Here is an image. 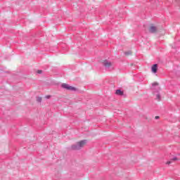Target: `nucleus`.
I'll list each match as a JSON object with an SVG mask.
<instances>
[{
  "label": "nucleus",
  "mask_w": 180,
  "mask_h": 180,
  "mask_svg": "<svg viewBox=\"0 0 180 180\" xmlns=\"http://www.w3.org/2000/svg\"><path fill=\"white\" fill-rule=\"evenodd\" d=\"M86 143H87L86 139L82 140L77 142V143L73 144L71 146V150H74L75 151L78 150H81V148H84V147H85V144H86Z\"/></svg>",
  "instance_id": "f257e3e1"
},
{
  "label": "nucleus",
  "mask_w": 180,
  "mask_h": 180,
  "mask_svg": "<svg viewBox=\"0 0 180 180\" xmlns=\"http://www.w3.org/2000/svg\"><path fill=\"white\" fill-rule=\"evenodd\" d=\"M152 89L153 90V95L155 96L156 101H161V95H160V94L158 93L160 91L158 83L157 82L153 83Z\"/></svg>",
  "instance_id": "f03ea898"
},
{
  "label": "nucleus",
  "mask_w": 180,
  "mask_h": 180,
  "mask_svg": "<svg viewBox=\"0 0 180 180\" xmlns=\"http://www.w3.org/2000/svg\"><path fill=\"white\" fill-rule=\"evenodd\" d=\"M103 65L105 66V70H113V65L112 63L108 60H105L103 62Z\"/></svg>",
  "instance_id": "7ed1b4c3"
},
{
  "label": "nucleus",
  "mask_w": 180,
  "mask_h": 180,
  "mask_svg": "<svg viewBox=\"0 0 180 180\" xmlns=\"http://www.w3.org/2000/svg\"><path fill=\"white\" fill-rule=\"evenodd\" d=\"M157 30H158V29L157 28V27L151 25L149 27V32L150 33H156Z\"/></svg>",
  "instance_id": "20e7f679"
},
{
  "label": "nucleus",
  "mask_w": 180,
  "mask_h": 180,
  "mask_svg": "<svg viewBox=\"0 0 180 180\" xmlns=\"http://www.w3.org/2000/svg\"><path fill=\"white\" fill-rule=\"evenodd\" d=\"M157 71H158V65L154 64L152 66V72H153L154 74H156Z\"/></svg>",
  "instance_id": "39448f33"
},
{
  "label": "nucleus",
  "mask_w": 180,
  "mask_h": 180,
  "mask_svg": "<svg viewBox=\"0 0 180 180\" xmlns=\"http://www.w3.org/2000/svg\"><path fill=\"white\" fill-rule=\"evenodd\" d=\"M68 91H71L72 92H77L78 89L72 86H68Z\"/></svg>",
  "instance_id": "423d86ee"
},
{
  "label": "nucleus",
  "mask_w": 180,
  "mask_h": 180,
  "mask_svg": "<svg viewBox=\"0 0 180 180\" xmlns=\"http://www.w3.org/2000/svg\"><path fill=\"white\" fill-rule=\"evenodd\" d=\"M116 95H119L120 96H123V91L120 89H117L115 91Z\"/></svg>",
  "instance_id": "0eeeda50"
},
{
  "label": "nucleus",
  "mask_w": 180,
  "mask_h": 180,
  "mask_svg": "<svg viewBox=\"0 0 180 180\" xmlns=\"http://www.w3.org/2000/svg\"><path fill=\"white\" fill-rule=\"evenodd\" d=\"M62 88L65 89H68V84H62L61 85Z\"/></svg>",
  "instance_id": "6e6552de"
},
{
  "label": "nucleus",
  "mask_w": 180,
  "mask_h": 180,
  "mask_svg": "<svg viewBox=\"0 0 180 180\" xmlns=\"http://www.w3.org/2000/svg\"><path fill=\"white\" fill-rule=\"evenodd\" d=\"M125 56H130L131 54V51H129L124 53Z\"/></svg>",
  "instance_id": "1a4fd4ad"
},
{
  "label": "nucleus",
  "mask_w": 180,
  "mask_h": 180,
  "mask_svg": "<svg viewBox=\"0 0 180 180\" xmlns=\"http://www.w3.org/2000/svg\"><path fill=\"white\" fill-rule=\"evenodd\" d=\"M37 101L40 103V102H41V97H37Z\"/></svg>",
  "instance_id": "9d476101"
},
{
  "label": "nucleus",
  "mask_w": 180,
  "mask_h": 180,
  "mask_svg": "<svg viewBox=\"0 0 180 180\" xmlns=\"http://www.w3.org/2000/svg\"><path fill=\"white\" fill-rule=\"evenodd\" d=\"M172 161H167L166 164H167L168 165H169V164H172Z\"/></svg>",
  "instance_id": "9b49d317"
},
{
  "label": "nucleus",
  "mask_w": 180,
  "mask_h": 180,
  "mask_svg": "<svg viewBox=\"0 0 180 180\" xmlns=\"http://www.w3.org/2000/svg\"><path fill=\"white\" fill-rule=\"evenodd\" d=\"M41 72H43L42 70H38V71H37V74H41Z\"/></svg>",
  "instance_id": "f8f14e48"
},
{
  "label": "nucleus",
  "mask_w": 180,
  "mask_h": 180,
  "mask_svg": "<svg viewBox=\"0 0 180 180\" xmlns=\"http://www.w3.org/2000/svg\"><path fill=\"white\" fill-rule=\"evenodd\" d=\"M50 98H51V96H46V99H50Z\"/></svg>",
  "instance_id": "ddd939ff"
},
{
  "label": "nucleus",
  "mask_w": 180,
  "mask_h": 180,
  "mask_svg": "<svg viewBox=\"0 0 180 180\" xmlns=\"http://www.w3.org/2000/svg\"><path fill=\"white\" fill-rule=\"evenodd\" d=\"M177 158H174L173 159H172V161H176Z\"/></svg>",
  "instance_id": "4468645a"
},
{
  "label": "nucleus",
  "mask_w": 180,
  "mask_h": 180,
  "mask_svg": "<svg viewBox=\"0 0 180 180\" xmlns=\"http://www.w3.org/2000/svg\"><path fill=\"white\" fill-rule=\"evenodd\" d=\"M155 119H156V120H157V119H160V117H159V116H155Z\"/></svg>",
  "instance_id": "2eb2a0df"
}]
</instances>
